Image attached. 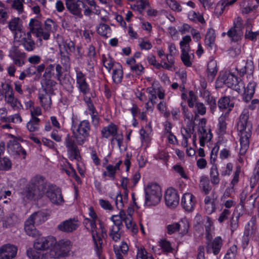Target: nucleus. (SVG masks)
<instances>
[{"mask_svg":"<svg viewBox=\"0 0 259 259\" xmlns=\"http://www.w3.org/2000/svg\"><path fill=\"white\" fill-rule=\"evenodd\" d=\"M223 81L228 87L232 89L238 93L244 89V84L241 79L230 73L226 72L223 76Z\"/></svg>","mask_w":259,"mask_h":259,"instance_id":"nucleus-6","label":"nucleus"},{"mask_svg":"<svg viewBox=\"0 0 259 259\" xmlns=\"http://www.w3.org/2000/svg\"><path fill=\"white\" fill-rule=\"evenodd\" d=\"M180 224L179 223H174L168 225L166 227L167 233L171 235L177 231L180 230Z\"/></svg>","mask_w":259,"mask_h":259,"instance_id":"nucleus-49","label":"nucleus"},{"mask_svg":"<svg viewBox=\"0 0 259 259\" xmlns=\"http://www.w3.org/2000/svg\"><path fill=\"white\" fill-rule=\"evenodd\" d=\"M79 227V222L74 218L69 219L61 222L57 227L59 230L65 232L71 233L75 231Z\"/></svg>","mask_w":259,"mask_h":259,"instance_id":"nucleus-13","label":"nucleus"},{"mask_svg":"<svg viewBox=\"0 0 259 259\" xmlns=\"http://www.w3.org/2000/svg\"><path fill=\"white\" fill-rule=\"evenodd\" d=\"M50 94L45 95L40 94L39 95V99L41 106L44 108L48 109L50 107L51 105V98L50 96Z\"/></svg>","mask_w":259,"mask_h":259,"instance_id":"nucleus-34","label":"nucleus"},{"mask_svg":"<svg viewBox=\"0 0 259 259\" xmlns=\"http://www.w3.org/2000/svg\"><path fill=\"white\" fill-rule=\"evenodd\" d=\"M240 218V214H237L236 215L233 213L232 214L231 219L229 222V228L231 231V234H232L235 231H236L239 227V220Z\"/></svg>","mask_w":259,"mask_h":259,"instance_id":"nucleus-28","label":"nucleus"},{"mask_svg":"<svg viewBox=\"0 0 259 259\" xmlns=\"http://www.w3.org/2000/svg\"><path fill=\"white\" fill-rule=\"evenodd\" d=\"M123 226H114L113 225L110 229L109 233V236L114 241H117L120 238V233L119 231L122 229Z\"/></svg>","mask_w":259,"mask_h":259,"instance_id":"nucleus-31","label":"nucleus"},{"mask_svg":"<svg viewBox=\"0 0 259 259\" xmlns=\"http://www.w3.org/2000/svg\"><path fill=\"white\" fill-rule=\"evenodd\" d=\"M256 85V84L254 81H250L248 83L246 88H244V89L241 90V92H244L246 98L250 99L252 97L255 92Z\"/></svg>","mask_w":259,"mask_h":259,"instance_id":"nucleus-29","label":"nucleus"},{"mask_svg":"<svg viewBox=\"0 0 259 259\" xmlns=\"http://www.w3.org/2000/svg\"><path fill=\"white\" fill-rule=\"evenodd\" d=\"M215 38L214 29L210 28L208 30L205 35V43L208 47L212 48L214 44Z\"/></svg>","mask_w":259,"mask_h":259,"instance_id":"nucleus-30","label":"nucleus"},{"mask_svg":"<svg viewBox=\"0 0 259 259\" xmlns=\"http://www.w3.org/2000/svg\"><path fill=\"white\" fill-rule=\"evenodd\" d=\"M242 21V19L238 17L236 22L234 23V26L231 27L227 32V35L232 41H237L241 39L243 35V32L241 30Z\"/></svg>","mask_w":259,"mask_h":259,"instance_id":"nucleus-11","label":"nucleus"},{"mask_svg":"<svg viewBox=\"0 0 259 259\" xmlns=\"http://www.w3.org/2000/svg\"><path fill=\"white\" fill-rule=\"evenodd\" d=\"M40 119L38 118H31L27 123V128L30 132L38 131L39 129Z\"/></svg>","mask_w":259,"mask_h":259,"instance_id":"nucleus-32","label":"nucleus"},{"mask_svg":"<svg viewBox=\"0 0 259 259\" xmlns=\"http://www.w3.org/2000/svg\"><path fill=\"white\" fill-rule=\"evenodd\" d=\"M44 91L47 94H54L53 88L57 84V82L52 80L51 78H43L41 82Z\"/></svg>","mask_w":259,"mask_h":259,"instance_id":"nucleus-21","label":"nucleus"},{"mask_svg":"<svg viewBox=\"0 0 259 259\" xmlns=\"http://www.w3.org/2000/svg\"><path fill=\"white\" fill-rule=\"evenodd\" d=\"M7 148L9 152L14 154L22 155L25 158L26 151L21 147L20 144L16 140H11L7 143Z\"/></svg>","mask_w":259,"mask_h":259,"instance_id":"nucleus-16","label":"nucleus"},{"mask_svg":"<svg viewBox=\"0 0 259 259\" xmlns=\"http://www.w3.org/2000/svg\"><path fill=\"white\" fill-rule=\"evenodd\" d=\"M124 222L126 227L128 230H131L133 232H137V229L136 226L133 223L132 220V217L130 214L128 217L123 221Z\"/></svg>","mask_w":259,"mask_h":259,"instance_id":"nucleus-47","label":"nucleus"},{"mask_svg":"<svg viewBox=\"0 0 259 259\" xmlns=\"http://www.w3.org/2000/svg\"><path fill=\"white\" fill-rule=\"evenodd\" d=\"M18 222L19 220L17 217L14 214H12L9 216L6 221L7 225L10 227L16 225V224L18 223Z\"/></svg>","mask_w":259,"mask_h":259,"instance_id":"nucleus-52","label":"nucleus"},{"mask_svg":"<svg viewBox=\"0 0 259 259\" xmlns=\"http://www.w3.org/2000/svg\"><path fill=\"white\" fill-rule=\"evenodd\" d=\"M47 186L45 178L36 176L25 186L21 194L25 200H38L45 194Z\"/></svg>","mask_w":259,"mask_h":259,"instance_id":"nucleus-1","label":"nucleus"},{"mask_svg":"<svg viewBox=\"0 0 259 259\" xmlns=\"http://www.w3.org/2000/svg\"><path fill=\"white\" fill-rule=\"evenodd\" d=\"M186 133L189 135L188 137H191V134H193L194 132V121H190L188 122L186 127L184 128Z\"/></svg>","mask_w":259,"mask_h":259,"instance_id":"nucleus-63","label":"nucleus"},{"mask_svg":"<svg viewBox=\"0 0 259 259\" xmlns=\"http://www.w3.org/2000/svg\"><path fill=\"white\" fill-rule=\"evenodd\" d=\"M189 51L190 50H188V48L183 49V51H182L181 55L182 61L184 64L187 67H190L192 65L191 56L189 54Z\"/></svg>","mask_w":259,"mask_h":259,"instance_id":"nucleus-36","label":"nucleus"},{"mask_svg":"<svg viewBox=\"0 0 259 259\" xmlns=\"http://www.w3.org/2000/svg\"><path fill=\"white\" fill-rule=\"evenodd\" d=\"M20 19L18 17L14 18L12 19L9 22V29L13 32H15V37H16V31L18 30L20 32L22 30V25L20 24Z\"/></svg>","mask_w":259,"mask_h":259,"instance_id":"nucleus-26","label":"nucleus"},{"mask_svg":"<svg viewBox=\"0 0 259 259\" xmlns=\"http://www.w3.org/2000/svg\"><path fill=\"white\" fill-rule=\"evenodd\" d=\"M196 199L191 193H185L182 198L181 204L186 211H191L194 209Z\"/></svg>","mask_w":259,"mask_h":259,"instance_id":"nucleus-17","label":"nucleus"},{"mask_svg":"<svg viewBox=\"0 0 259 259\" xmlns=\"http://www.w3.org/2000/svg\"><path fill=\"white\" fill-rule=\"evenodd\" d=\"M159 245L164 252H170L172 251V248L171 246L170 242L165 239L161 240L159 242Z\"/></svg>","mask_w":259,"mask_h":259,"instance_id":"nucleus-48","label":"nucleus"},{"mask_svg":"<svg viewBox=\"0 0 259 259\" xmlns=\"http://www.w3.org/2000/svg\"><path fill=\"white\" fill-rule=\"evenodd\" d=\"M258 35H259V31L252 32L247 29L245 33V38L252 41H255Z\"/></svg>","mask_w":259,"mask_h":259,"instance_id":"nucleus-53","label":"nucleus"},{"mask_svg":"<svg viewBox=\"0 0 259 259\" xmlns=\"http://www.w3.org/2000/svg\"><path fill=\"white\" fill-rule=\"evenodd\" d=\"M21 44L24 49L28 52L32 51L35 48V43L33 40L22 39Z\"/></svg>","mask_w":259,"mask_h":259,"instance_id":"nucleus-41","label":"nucleus"},{"mask_svg":"<svg viewBox=\"0 0 259 259\" xmlns=\"http://www.w3.org/2000/svg\"><path fill=\"white\" fill-rule=\"evenodd\" d=\"M217 66V62L214 60H210L207 64V77L211 81L213 80L218 72Z\"/></svg>","mask_w":259,"mask_h":259,"instance_id":"nucleus-24","label":"nucleus"},{"mask_svg":"<svg viewBox=\"0 0 259 259\" xmlns=\"http://www.w3.org/2000/svg\"><path fill=\"white\" fill-rule=\"evenodd\" d=\"M231 214V211L228 209H224L220 213L218 218V221L222 223L225 221L227 220Z\"/></svg>","mask_w":259,"mask_h":259,"instance_id":"nucleus-54","label":"nucleus"},{"mask_svg":"<svg viewBox=\"0 0 259 259\" xmlns=\"http://www.w3.org/2000/svg\"><path fill=\"white\" fill-rule=\"evenodd\" d=\"M76 82L82 93L86 94L89 92L90 88L86 81L85 75L80 71H76Z\"/></svg>","mask_w":259,"mask_h":259,"instance_id":"nucleus-19","label":"nucleus"},{"mask_svg":"<svg viewBox=\"0 0 259 259\" xmlns=\"http://www.w3.org/2000/svg\"><path fill=\"white\" fill-rule=\"evenodd\" d=\"M164 199L165 204L168 207L175 208L179 204V196L175 189L169 188L165 192Z\"/></svg>","mask_w":259,"mask_h":259,"instance_id":"nucleus-14","label":"nucleus"},{"mask_svg":"<svg viewBox=\"0 0 259 259\" xmlns=\"http://www.w3.org/2000/svg\"><path fill=\"white\" fill-rule=\"evenodd\" d=\"M108 30H110V27L108 25L105 24H101L97 29V32L100 35L104 37L105 38H107L108 36L107 34Z\"/></svg>","mask_w":259,"mask_h":259,"instance_id":"nucleus-44","label":"nucleus"},{"mask_svg":"<svg viewBox=\"0 0 259 259\" xmlns=\"http://www.w3.org/2000/svg\"><path fill=\"white\" fill-rule=\"evenodd\" d=\"M130 68L132 71L135 72L138 75L142 74L144 70V68L142 65L136 63L131 66Z\"/></svg>","mask_w":259,"mask_h":259,"instance_id":"nucleus-57","label":"nucleus"},{"mask_svg":"<svg viewBox=\"0 0 259 259\" xmlns=\"http://www.w3.org/2000/svg\"><path fill=\"white\" fill-rule=\"evenodd\" d=\"M200 185L205 194H208L211 190V187L209 185V181L206 177H201Z\"/></svg>","mask_w":259,"mask_h":259,"instance_id":"nucleus-40","label":"nucleus"},{"mask_svg":"<svg viewBox=\"0 0 259 259\" xmlns=\"http://www.w3.org/2000/svg\"><path fill=\"white\" fill-rule=\"evenodd\" d=\"M29 27L32 33H36L41 28V22L36 19H31L29 23Z\"/></svg>","mask_w":259,"mask_h":259,"instance_id":"nucleus-33","label":"nucleus"},{"mask_svg":"<svg viewBox=\"0 0 259 259\" xmlns=\"http://www.w3.org/2000/svg\"><path fill=\"white\" fill-rule=\"evenodd\" d=\"M72 130L74 138L77 144L81 145L90 136V123L88 120H84L81 121L76 127L73 117L72 118Z\"/></svg>","mask_w":259,"mask_h":259,"instance_id":"nucleus-3","label":"nucleus"},{"mask_svg":"<svg viewBox=\"0 0 259 259\" xmlns=\"http://www.w3.org/2000/svg\"><path fill=\"white\" fill-rule=\"evenodd\" d=\"M74 139H75L74 136L67 135L65 138V144L70 159L79 161L81 159V157L78 148L75 143Z\"/></svg>","mask_w":259,"mask_h":259,"instance_id":"nucleus-7","label":"nucleus"},{"mask_svg":"<svg viewBox=\"0 0 259 259\" xmlns=\"http://www.w3.org/2000/svg\"><path fill=\"white\" fill-rule=\"evenodd\" d=\"M230 99L229 97H224L221 98L218 101V106L221 109H226L228 108V111L225 114H229V112L231 110V109L234 106L233 104H230Z\"/></svg>","mask_w":259,"mask_h":259,"instance_id":"nucleus-25","label":"nucleus"},{"mask_svg":"<svg viewBox=\"0 0 259 259\" xmlns=\"http://www.w3.org/2000/svg\"><path fill=\"white\" fill-rule=\"evenodd\" d=\"M46 195L54 204L60 205L64 202L61 189L56 187L55 186L50 185L48 186Z\"/></svg>","mask_w":259,"mask_h":259,"instance_id":"nucleus-10","label":"nucleus"},{"mask_svg":"<svg viewBox=\"0 0 259 259\" xmlns=\"http://www.w3.org/2000/svg\"><path fill=\"white\" fill-rule=\"evenodd\" d=\"M67 10L72 15L79 18L82 17V10L85 8L84 4L80 0H65Z\"/></svg>","mask_w":259,"mask_h":259,"instance_id":"nucleus-9","label":"nucleus"},{"mask_svg":"<svg viewBox=\"0 0 259 259\" xmlns=\"http://www.w3.org/2000/svg\"><path fill=\"white\" fill-rule=\"evenodd\" d=\"M237 251L236 245L232 246L227 251L224 259H235Z\"/></svg>","mask_w":259,"mask_h":259,"instance_id":"nucleus-45","label":"nucleus"},{"mask_svg":"<svg viewBox=\"0 0 259 259\" xmlns=\"http://www.w3.org/2000/svg\"><path fill=\"white\" fill-rule=\"evenodd\" d=\"M57 23L51 19H47L45 22V30L49 32H54L57 29Z\"/></svg>","mask_w":259,"mask_h":259,"instance_id":"nucleus-39","label":"nucleus"},{"mask_svg":"<svg viewBox=\"0 0 259 259\" xmlns=\"http://www.w3.org/2000/svg\"><path fill=\"white\" fill-rule=\"evenodd\" d=\"M218 126L219 134L223 135L225 133L226 129V115H222L219 117Z\"/></svg>","mask_w":259,"mask_h":259,"instance_id":"nucleus-42","label":"nucleus"},{"mask_svg":"<svg viewBox=\"0 0 259 259\" xmlns=\"http://www.w3.org/2000/svg\"><path fill=\"white\" fill-rule=\"evenodd\" d=\"M197 110V113L201 115H204L206 113V108L202 103L196 102L194 106Z\"/></svg>","mask_w":259,"mask_h":259,"instance_id":"nucleus-61","label":"nucleus"},{"mask_svg":"<svg viewBox=\"0 0 259 259\" xmlns=\"http://www.w3.org/2000/svg\"><path fill=\"white\" fill-rule=\"evenodd\" d=\"M96 221V220H92L89 225V229L88 230L92 233L95 246V250L96 251L97 255L100 257L102 252L103 239L97 232Z\"/></svg>","mask_w":259,"mask_h":259,"instance_id":"nucleus-8","label":"nucleus"},{"mask_svg":"<svg viewBox=\"0 0 259 259\" xmlns=\"http://www.w3.org/2000/svg\"><path fill=\"white\" fill-rule=\"evenodd\" d=\"M17 249L14 245L6 244L0 249V259H12L17 253Z\"/></svg>","mask_w":259,"mask_h":259,"instance_id":"nucleus-15","label":"nucleus"},{"mask_svg":"<svg viewBox=\"0 0 259 259\" xmlns=\"http://www.w3.org/2000/svg\"><path fill=\"white\" fill-rule=\"evenodd\" d=\"M210 177L212 184L217 185L219 183L220 179L219 178V172L216 165H213L211 167L210 171Z\"/></svg>","mask_w":259,"mask_h":259,"instance_id":"nucleus-35","label":"nucleus"},{"mask_svg":"<svg viewBox=\"0 0 259 259\" xmlns=\"http://www.w3.org/2000/svg\"><path fill=\"white\" fill-rule=\"evenodd\" d=\"M36 37H42L45 40L49 39L50 36V32L44 30L42 28L35 33Z\"/></svg>","mask_w":259,"mask_h":259,"instance_id":"nucleus-59","label":"nucleus"},{"mask_svg":"<svg viewBox=\"0 0 259 259\" xmlns=\"http://www.w3.org/2000/svg\"><path fill=\"white\" fill-rule=\"evenodd\" d=\"M9 56L12 59L18 58H25V54L22 52L18 47H13L10 52Z\"/></svg>","mask_w":259,"mask_h":259,"instance_id":"nucleus-38","label":"nucleus"},{"mask_svg":"<svg viewBox=\"0 0 259 259\" xmlns=\"http://www.w3.org/2000/svg\"><path fill=\"white\" fill-rule=\"evenodd\" d=\"M191 41V37L189 35H186L183 37V39L180 42V45L182 51H183V49H187L188 50H190V46L189 43Z\"/></svg>","mask_w":259,"mask_h":259,"instance_id":"nucleus-50","label":"nucleus"},{"mask_svg":"<svg viewBox=\"0 0 259 259\" xmlns=\"http://www.w3.org/2000/svg\"><path fill=\"white\" fill-rule=\"evenodd\" d=\"M110 220L113 222L114 226H123L122 224V219L118 215H113L110 218Z\"/></svg>","mask_w":259,"mask_h":259,"instance_id":"nucleus-64","label":"nucleus"},{"mask_svg":"<svg viewBox=\"0 0 259 259\" xmlns=\"http://www.w3.org/2000/svg\"><path fill=\"white\" fill-rule=\"evenodd\" d=\"M32 221L27 219L25 222L24 230L28 235L35 238L38 237L40 234L34 226L35 224Z\"/></svg>","mask_w":259,"mask_h":259,"instance_id":"nucleus-20","label":"nucleus"},{"mask_svg":"<svg viewBox=\"0 0 259 259\" xmlns=\"http://www.w3.org/2000/svg\"><path fill=\"white\" fill-rule=\"evenodd\" d=\"M71 249V241L69 240H61L51 249L50 255L54 258L67 256Z\"/></svg>","mask_w":259,"mask_h":259,"instance_id":"nucleus-5","label":"nucleus"},{"mask_svg":"<svg viewBox=\"0 0 259 259\" xmlns=\"http://www.w3.org/2000/svg\"><path fill=\"white\" fill-rule=\"evenodd\" d=\"M54 66L53 64H50L47 68L45 67V71L42 75L44 78H52V71L54 70Z\"/></svg>","mask_w":259,"mask_h":259,"instance_id":"nucleus-62","label":"nucleus"},{"mask_svg":"<svg viewBox=\"0 0 259 259\" xmlns=\"http://www.w3.org/2000/svg\"><path fill=\"white\" fill-rule=\"evenodd\" d=\"M179 224H180V230L181 233L182 235H185L187 234L188 232V229L189 228V223L187 221H181L179 223Z\"/></svg>","mask_w":259,"mask_h":259,"instance_id":"nucleus-60","label":"nucleus"},{"mask_svg":"<svg viewBox=\"0 0 259 259\" xmlns=\"http://www.w3.org/2000/svg\"><path fill=\"white\" fill-rule=\"evenodd\" d=\"M6 99L7 100V102L10 104L13 109L19 108L20 103L16 98H14L13 94L9 95Z\"/></svg>","mask_w":259,"mask_h":259,"instance_id":"nucleus-43","label":"nucleus"},{"mask_svg":"<svg viewBox=\"0 0 259 259\" xmlns=\"http://www.w3.org/2000/svg\"><path fill=\"white\" fill-rule=\"evenodd\" d=\"M196 100V96L192 91L189 92V98L188 99V106L190 108H193L195 105Z\"/></svg>","mask_w":259,"mask_h":259,"instance_id":"nucleus-58","label":"nucleus"},{"mask_svg":"<svg viewBox=\"0 0 259 259\" xmlns=\"http://www.w3.org/2000/svg\"><path fill=\"white\" fill-rule=\"evenodd\" d=\"M23 2L24 0H14L11 7L19 13H22L23 12Z\"/></svg>","mask_w":259,"mask_h":259,"instance_id":"nucleus-46","label":"nucleus"},{"mask_svg":"<svg viewBox=\"0 0 259 259\" xmlns=\"http://www.w3.org/2000/svg\"><path fill=\"white\" fill-rule=\"evenodd\" d=\"M249 113L247 111H243L240 115L237 123V130L240 133V142L241 148L240 154H245L249 147V139L251 135L252 124L248 121Z\"/></svg>","mask_w":259,"mask_h":259,"instance_id":"nucleus-2","label":"nucleus"},{"mask_svg":"<svg viewBox=\"0 0 259 259\" xmlns=\"http://www.w3.org/2000/svg\"><path fill=\"white\" fill-rule=\"evenodd\" d=\"M123 77V72L121 66L119 68L114 69L112 73V79L114 83H119L121 82Z\"/></svg>","mask_w":259,"mask_h":259,"instance_id":"nucleus-37","label":"nucleus"},{"mask_svg":"<svg viewBox=\"0 0 259 259\" xmlns=\"http://www.w3.org/2000/svg\"><path fill=\"white\" fill-rule=\"evenodd\" d=\"M245 65L242 67L238 66L236 68V70L239 73L240 76H243L245 73L251 74L253 73L254 69V66L253 62L251 61H247L246 62H244Z\"/></svg>","mask_w":259,"mask_h":259,"instance_id":"nucleus-23","label":"nucleus"},{"mask_svg":"<svg viewBox=\"0 0 259 259\" xmlns=\"http://www.w3.org/2000/svg\"><path fill=\"white\" fill-rule=\"evenodd\" d=\"M11 166L12 163L9 158L4 157L2 159H0V166L4 169H9L11 167Z\"/></svg>","mask_w":259,"mask_h":259,"instance_id":"nucleus-51","label":"nucleus"},{"mask_svg":"<svg viewBox=\"0 0 259 259\" xmlns=\"http://www.w3.org/2000/svg\"><path fill=\"white\" fill-rule=\"evenodd\" d=\"M60 54L61 55V60L62 63L64 65H67L70 61L69 53L67 51L64 52L61 50H60Z\"/></svg>","mask_w":259,"mask_h":259,"instance_id":"nucleus-55","label":"nucleus"},{"mask_svg":"<svg viewBox=\"0 0 259 259\" xmlns=\"http://www.w3.org/2000/svg\"><path fill=\"white\" fill-rule=\"evenodd\" d=\"M145 204L147 206L158 204L161 199L162 193L160 186L156 184H151L145 189Z\"/></svg>","mask_w":259,"mask_h":259,"instance_id":"nucleus-4","label":"nucleus"},{"mask_svg":"<svg viewBox=\"0 0 259 259\" xmlns=\"http://www.w3.org/2000/svg\"><path fill=\"white\" fill-rule=\"evenodd\" d=\"M169 7L171 10L178 12H181L182 11V8L180 5L175 0H169L167 2Z\"/></svg>","mask_w":259,"mask_h":259,"instance_id":"nucleus-56","label":"nucleus"},{"mask_svg":"<svg viewBox=\"0 0 259 259\" xmlns=\"http://www.w3.org/2000/svg\"><path fill=\"white\" fill-rule=\"evenodd\" d=\"M56 243L53 237H41L35 240L33 246L36 250H45L53 247Z\"/></svg>","mask_w":259,"mask_h":259,"instance_id":"nucleus-12","label":"nucleus"},{"mask_svg":"<svg viewBox=\"0 0 259 259\" xmlns=\"http://www.w3.org/2000/svg\"><path fill=\"white\" fill-rule=\"evenodd\" d=\"M27 255L30 259H47L48 255L46 253L34 250L29 248L27 250Z\"/></svg>","mask_w":259,"mask_h":259,"instance_id":"nucleus-27","label":"nucleus"},{"mask_svg":"<svg viewBox=\"0 0 259 259\" xmlns=\"http://www.w3.org/2000/svg\"><path fill=\"white\" fill-rule=\"evenodd\" d=\"M28 219L32 221L36 225H39L46 221L47 216L45 212L38 211L32 213Z\"/></svg>","mask_w":259,"mask_h":259,"instance_id":"nucleus-22","label":"nucleus"},{"mask_svg":"<svg viewBox=\"0 0 259 259\" xmlns=\"http://www.w3.org/2000/svg\"><path fill=\"white\" fill-rule=\"evenodd\" d=\"M222 246V238L220 237H217L212 242L207 243L206 252L207 253L212 252L214 255H217L220 252Z\"/></svg>","mask_w":259,"mask_h":259,"instance_id":"nucleus-18","label":"nucleus"}]
</instances>
